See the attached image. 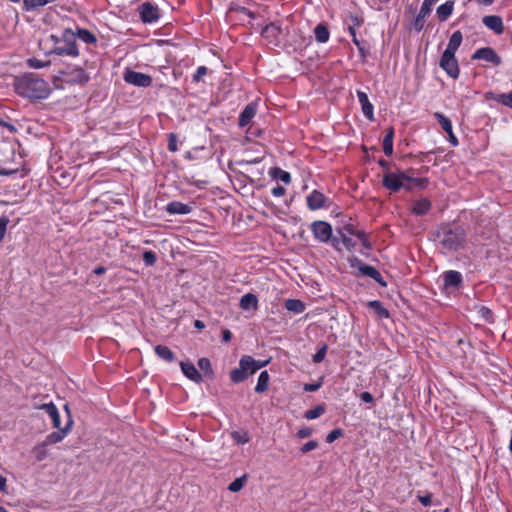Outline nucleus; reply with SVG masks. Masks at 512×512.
Returning <instances> with one entry per match:
<instances>
[{"mask_svg":"<svg viewBox=\"0 0 512 512\" xmlns=\"http://www.w3.org/2000/svg\"><path fill=\"white\" fill-rule=\"evenodd\" d=\"M426 22V17L422 15H417L413 22L411 23V28L414 29L416 32H420L423 30Z\"/></svg>","mask_w":512,"mask_h":512,"instance_id":"43","label":"nucleus"},{"mask_svg":"<svg viewBox=\"0 0 512 512\" xmlns=\"http://www.w3.org/2000/svg\"><path fill=\"white\" fill-rule=\"evenodd\" d=\"M319 446V443L318 441L316 440H310L308 442H306L301 448H300V452L302 454H305V453H308L309 451H312L314 449H316L317 447Z\"/></svg>","mask_w":512,"mask_h":512,"instance_id":"51","label":"nucleus"},{"mask_svg":"<svg viewBox=\"0 0 512 512\" xmlns=\"http://www.w3.org/2000/svg\"><path fill=\"white\" fill-rule=\"evenodd\" d=\"M15 90L18 95L33 100L46 99L50 94L48 83L33 73L17 78Z\"/></svg>","mask_w":512,"mask_h":512,"instance_id":"1","label":"nucleus"},{"mask_svg":"<svg viewBox=\"0 0 512 512\" xmlns=\"http://www.w3.org/2000/svg\"><path fill=\"white\" fill-rule=\"evenodd\" d=\"M245 481H246V476H241L239 478H236L234 481H232L229 484V486H228L229 491H231V492L240 491L243 488Z\"/></svg>","mask_w":512,"mask_h":512,"instance_id":"42","label":"nucleus"},{"mask_svg":"<svg viewBox=\"0 0 512 512\" xmlns=\"http://www.w3.org/2000/svg\"><path fill=\"white\" fill-rule=\"evenodd\" d=\"M393 138H394V129L390 127L387 130L386 135L383 138V152L386 156H391L393 153Z\"/></svg>","mask_w":512,"mask_h":512,"instance_id":"28","label":"nucleus"},{"mask_svg":"<svg viewBox=\"0 0 512 512\" xmlns=\"http://www.w3.org/2000/svg\"><path fill=\"white\" fill-rule=\"evenodd\" d=\"M74 34H75V37H77L84 43L95 44L97 42L96 36L87 29L79 28V29H77V32Z\"/></svg>","mask_w":512,"mask_h":512,"instance_id":"33","label":"nucleus"},{"mask_svg":"<svg viewBox=\"0 0 512 512\" xmlns=\"http://www.w3.org/2000/svg\"><path fill=\"white\" fill-rule=\"evenodd\" d=\"M236 11L248 16L251 19L255 18V14L252 11H250L249 9H247L246 7H238V8H236Z\"/></svg>","mask_w":512,"mask_h":512,"instance_id":"63","label":"nucleus"},{"mask_svg":"<svg viewBox=\"0 0 512 512\" xmlns=\"http://www.w3.org/2000/svg\"><path fill=\"white\" fill-rule=\"evenodd\" d=\"M284 306L288 311L293 312L294 314H300L305 310L304 303L299 299H287Z\"/></svg>","mask_w":512,"mask_h":512,"instance_id":"30","label":"nucleus"},{"mask_svg":"<svg viewBox=\"0 0 512 512\" xmlns=\"http://www.w3.org/2000/svg\"><path fill=\"white\" fill-rule=\"evenodd\" d=\"M444 286L458 287L462 283V274L455 270H449L443 273Z\"/></svg>","mask_w":512,"mask_h":512,"instance_id":"21","label":"nucleus"},{"mask_svg":"<svg viewBox=\"0 0 512 512\" xmlns=\"http://www.w3.org/2000/svg\"><path fill=\"white\" fill-rule=\"evenodd\" d=\"M168 150L171 152H176L178 150L177 136L174 133H170L168 135Z\"/></svg>","mask_w":512,"mask_h":512,"instance_id":"53","label":"nucleus"},{"mask_svg":"<svg viewBox=\"0 0 512 512\" xmlns=\"http://www.w3.org/2000/svg\"><path fill=\"white\" fill-rule=\"evenodd\" d=\"M448 134V140H449V143L452 145V146H457L458 145V139L457 137L454 135L453 133V129L451 130L450 133H447Z\"/></svg>","mask_w":512,"mask_h":512,"instance_id":"64","label":"nucleus"},{"mask_svg":"<svg viewBox=\"0 0 512 512\" xmlns=\"http://www.w3.org/2000/svg\"><path fill=\"white\" fill-rule=\"evenodd\" d=\"M483 24L496 34H502L504 31V25L502 18L497 15H487L482 19Z\"/></svg>","mask_w":512,"mask_h":512,"instance_id":"15","label":"nucleus"},{"mask_svg":"<svg viewBox=\"0 0 512 512\" xmlns=\"http://www.w3.org/2000/svg\"><path fill=\"white\" fill-rule=\"evenodd\" d=\"M325 412V406L323 404L315 406L313 409L307 410L304 417L307 420H313L320 417Z\"/></svg>","mask_w":512,"mask_h":512,"instance_id":"37","label":"nucleus"},{"mask_svg":"<svg viewBox=\"0 0 512 512\" xmlns=\"http://www.w3.org/2000/svg\"><path fill=\"white\" fill-rule=\"evenodd\" d=\"M257 371L255 359L250 355H243L239 360L238 367L230 371V379L234 383H241Z\"/></svg>","mask_w":512,"mask_h":512,"instance_id":"5","label":"nucleus"},{"mask_svg":"<svg viewBox=\"0 0 512 512\" xmlns=\"http://www.w3.org/2000/svg\"><path fill=\"white\" fill-rule=\"evenodd\" d=\"M349 20L351 22L349 26H353L354 28L360 26L363 23V19L355 14H351L349 16Z\"/></svg>","mask_w":512,"mask_h":512,"instance_id":"57","label":"nucleus"},{"mask_svg":"<svg viewBox=\"0 0 512 512\" xmlns=\"http://www.w3.org/2000/svg\"><path fill=\"white\" fill-rule=\"evenodd\" d=\"M454 5V1L449 0L437 7L436 14L440 22L446 21L452 15Z\"/></svg>","mask_w":512,"mask_h":512,"instance_id":"22","label":"nucleus"},{"mask_svg":"<svg viewBox=\"0 0 512 512\" xmlns=\"http://www.w3.org/2000/svg\"><path fill=\"white\" fill-rule=\"evenodd\" d=\"M340 237L342 244L347 250H352L355 247L356 242L352 239V236H348L347 233L343 232V235H340Z\"/></svg>","mask_w":512,"mask_h":512,"instance_id":"48","label":"nucleus"},{"mask_svg":"<svg viewBox=\"0 0 512 512\" xmlns=\"http://www.w3.org/2000/svg\"><path fill=\"white\" fill-rule=\"evenodd\" d=\"M357 98L361 105L363 115L370 121L374 119V107L369 101L367 94L363 91H357Z\"/></svg>","mask_w":512,"mask_h":512,"instance_id":"17","label":"nucleus"},{"mask_svg":"<svg viewBox=\"0 0 512 512\" xmlns=\"http://www.w3.org/2000/svg\"><path fill=\"white\" fill-rule=\"evenodd\" d=\"M439 66L451 78L457 79L459 77L460 69L455 54L443 52L440 57Z\"/></svg>","mask_w":512,"mask_h":512,"instance_id":"6","label":"nucleus"},{"mask_svg":"<svg viewBox=\"0 0 512 512\" xmlns=\"http://www.w3.org/2000/svg\"><path fill=\"white\" fill-rule=\"evenodd\" d=\"M428 183L426 178H415L408 176L405 172H387L383 176V186L391 192H398L404 188L412 190L414 187L425 188Z\"/></svg>","mask_w":512,"mask_h":512,"instance_id":"2","label":"nucleus"},{"mask_svg":"<svg viewBox=\"0 0 512 512\" xmlns=\"http://www.w3.org/2000/svg\"><path fill=\"white\" fill-rule=\"evenodd\" d=\"M269 174L273 179L280 180L285 184H289L291 182L290 173L279 167L271 168Z\"/></svg>","mask_w":512,"mask_h":512,"instance_id":"29","label":"nucleus"},{"mask_svg":"<svg viewBox=\"0 0 512 512\" xmlns=\"http://www.w3.org/2000/svg\"><path fill=\"white\" fill-rule=\"evenodd\" d=\"M208 69L206 66H199L193 74V82H200L202 78L207 74Z\"/></svg>","mask_w":512,"mask_h":512,"instance_id":"50","label":"nucleus"},{"mask_svg":"<svg viewBox=\"0 0 512 512\" xmlns=\"http://www.w3.org/2000/svg\"><path fill=\"white\" fill-rule=\"evenodd\" d=\"M239 307L248 311L250 309L256 310L258 308V297L253 293L244 294L239 301Z\"/></svg>","mask_w":512,"mask_h":512,"instance_id":"23","label":"nucleus"},{"mask_svg":"<svg viewBox=\"0 0 512 512\" xmlns=\"http://www.w3.org/2000/svg\"><path fill=\"white\" fill-rule=\"evenodd\" d=\"M314 35H315V39L317 40V42L326 43L329 40L330 32L328 30V27L325 24L319 23L314 28Z\"/></svg>","mask_w":512,"mask_h":512,"instance_id":"27","label":"nucleus"},{"mask_svg":"<svg viewBox=\"0 0 512 512\" xmlns=\"http://www.w3.org/2000/svg\"><path fill=\"white\" fill-rule=\"evenodd\" d=\"M143 261L146 266H153L157 261V256L155 252L151 250H146L143 253Z\"/></svg>","mask_w":512,"mask_h":512,"instance_id":"45","label":"nucleus"},{"mask_svg":"<svg viewBox=\"0 0 512 512\" xmlns=\"http://www.w3.org/2000/svg\"><path fill=\"white\" fill-rule=\"evenodd\" d=\"M431 208V202L427 198H422L414 201L412 204L411 212L415 215L422 216L428 213Z\"/></svg>","mask_w":512,"mask_h":512,"instance_id":"24","label":"nucleus"},{"mask_svg":"<svg viewBox=\"0 0 512 512\" xmlns=\"http://www.w3.org/2000/svg\"><path fill=\"white\" fill-rule=\"evenodd\" d=\"M39 409L44 410L52 420L53 427L56 429H60L61 427V418L60 413L53 402H49L46 404H42Z\"/></svg>","mask_w":512,"mask_h":512,"instance_id":"19","label":"nucleus"},{"mask_svg":"<svg viewBox=\"0 0 512 512\" xmlns=\"http://www.w3.org/2000/svg\"><path fill=\"white\" fill-rule=\"evenodd\" d=\"M47 447L48 445L44 441L33 447L32 453L38 462L43 461L48 456Z\"/></svg>","mask_w":512,"mask_h":512,"instance_id":"34","label":"nucleus"},{"mask_svg":"<svg viewBox=\"0 0 512 512\" xmlns=\"http://www.w3.org/2000/svg\"><path fill=\"white\" fill-rule=\"evenodd\" d=\"M256 111H257V104L255 102H251L248 105H246L245 108L242 110V112L239 115L238 125L241 128H244L245 126H247L251 122V120L254 118V116L256 115Z\"/></svg>","mask_w":512,"mask_h":512,"instance_id":"14","label":"nucleus"},{"mask_svg":"<svg viewBox=\"0 0 512 512\" xmlns=\"http://www.w3.org/2000/svg\"><path fill=\"white\" fill-rule=\"evenodd\" d=\"M369 307L375 310V312L382 318H388L389 312L386 308L383 307L382 303L378 300H373L369 302Z\"/></svg>","mask_w":512,"mask_h":512,"instance_id":"39","label":"nucleus"},{"mask_svg":"<svg viewBox=\"0 0 512 512\" xmlns=\"http://www.w3.org/2000/svg\"><path fill=\"white\" fill-rule=\"evenodd\" d=\"M434 117L437 119L443 131L446 133H450L452 128V122L449 118H447L444 114L440 112H435Z\"/></svg>","mask_w":512,"mask_h":512,"instance_id":"36","label":"nucleus"},{"mask_svg":"<svg viewBox=\"0 0 512 512\" xmlns=\"http://www.w3.org/2000/svg\"><path fill=\"white\" fill-rule=\"evenodd\" d=\"M311 434H312V429H310V428H302V429L298 430V432H297V436H298L300 439L307 438V437H309Z\"/></svg>","mask_w":512,"mask_h":512,"instance_id":"61","label":"nucleus"},{"mask_svg":"<svg viewBox=\"0 0 512 512\" xmlns=\"http://www.w3.org/2000/svg\"><path fill=\"white\" fill-rule=\"evenodd\" d=\"M62 41L65 43V46H52L45 54H56L59 56L67 55L71 57H77L79 55V50L75 41V34L72 29L67 28L63 31Z\"/></svg>","mask_w":512,"mask_h":512,"instance_id":"4","label":"nucleus"},{"mask_svg":"<svg viewBox=\"0 0 512 512\" xmlns=\"http://www.w3.org/2000/svg\"><path fill=\"white\" fill-rule=\"evenodd\" d=\"M58 0H23V9L25 11H35L48 4L57 2Z\"/></svg>","mask_w":512,"mask_h":512,"instance_id":"26","label":"nucleus"},{"mask_svg":"<svg viewBox=\"0 0 512 512\" xmlns=\"http://www.w3.org/2000/svg\"><path fill=\"white\" fill-rule=\"evenodd\" d=\"M73 423L72 416H69L63 428L57 429V431L51 432L45 437V444L49 446L61 442L72 430Z\"/></svg>","mask_w":512,"mask_h":512,"instance_id":"12","label":"nucleus"},{"mask_svg":"<svg viewBox=\"0 0 512 512\" xmlns=\"http://www.w3.org/2000/svg\"><path fill=\"white\" fill-rule=\"evenodd\" d=\"M180 367L182 370V373L191 381L195 383H201L203 378L201 373L197 370V368L194 366V364L190 362L181 361Z\"/></svg>","mask_w":512,"mask_h":512,"instance_id":"16","label":"nucleus"},{"mask_svg":"<svg viewBox=\"0 0 512 512\" xmlns=\"http://www.w3.org/2000/svg\"><path fill=\"white\" fill-rule=\"evenodd\" d=\"M310 229L316 240L322 243L330 241L333 235L332 226L326 221H314L310 225Z\"/></svg>","mask_w":512,"mask_h":512,"instance_id":"7","label":"nucleus"},{"mask_svg":"<svg viewBox=\"0 0 512 512\" xmlns=\"http://www.w3.org/2000/svg\"><path fill=\"white\" fill-rule=\"evenodd\" d=\"M478 313L487 322H493V313L488 307L480 306L478 309Z\"/></svg>","mask_w":512,"mask_h":512,"instance_id":"46","label":"nucleus"},{"mask_svg":"<svg viewBox=\"0 0 512 512\" xmlns=\"http://www.w3.org/2000/svg\"><path fill=\"white\" fill-rule=\"evenodd\" d=\"M360 399L365 403H372L374 398L370 392H362L360 394Z\"/></svg>","mask_w":512,"mask_h":512,"instance_id":"62","label":"nucleus"},{"mask_svg":"<svg viewBox=\"0 0 512 512\" xmlns=\"http://www.w3.org/2000/svg\"><path fill=\"white\" fill-rule=\"evenodd\" d=\"M348 31H349V34L351 35L352 42H353L356 46H359V44L361 43V41L357 38L356 29H355L353 26H348Z\"/></svg>","mask_w":512,"mask_h":512,"instance_id":"60","label":"nucleus"},{"mask_svg":"<svg viewBox=\"0 0 512 512\" xmlns=\"http://www.w3.org/2000/svg\"><path fill=\"white\" fill-rule=\"evenodd\" d=\"M10 222V219L7 215H2L0 217V243L2 242L5 234H6V231H7V226Z\"/></svg>","mask_w":512,"mask_h":512,"instance_id":"47","label":"nucleus"},{"mask_svg":"<svg viewBox=\"0 0 512 512\" xmlns=\"http://www.w3.org/2000/svg\"><path fill=\"white\" fill-rule=\"evenodd\" d=\"M281 32V28L276 23H270L262 29V36L266 38H276Z\"/></svg>","mask_w":512,"mask_h":512,"instance_id":"35","label":"nucleus"},{"mask_svg":"<svg viewBox=\"0 0 512 512\" xmlns=\"http://www.w3.org/2000/svg\"><path fill=\"white\" fill-rule=\"evenodd\" d=\"M431 11L432 7L423 2L418 14L427 18L430 15Z\"/></svg>","mask_w":512,"mask_h":512,"instance_id":"58","label":"nucleus"},{"mask_svg":"<svg viewBox=\"0 0 512 512\" xmlns=\"http://www.w3.org/2000/svg\"><path fill=\"white\" fill-rule=\"evenodd\" d=\"M269 380H270L269 373L266 370L262 371L259 374L258 381H257V384L254 389L255 392L256 393H264L265 391H267L268 386H269Z\"/></svg>","mask_w":512,"mask_h":512,"instance_id":"32","label":"nucleus"},{"mask_svg":"<svg viewBox=\"0 0 512 512\" xmlns=\"http://www.w3.org/2000/svg\"><path fill=\"white\" fill-rule=\"evenodd\" d=\"M463 40V35L461 31L457 30L455 31L449 38V42L447 44L446 49L444 52L455 54L460 47Z\"/></svg>","mask_w":512,"mask_h":512,"instance_id":"25","label":"nucleus"},{"mask_svg":"<svg viewBox=\"0 0 512 512\" xmlns=\"http://www.w3.org/2000/svg\"><path fill=\"white\" fill-rule=\"evenodd\" d=\"M343 435V431L340 428L333 429L328 435L326 436V442L332 443L339 437Z\"/></svg>","mask_w":512,"mask_h":512,"instance_id":"52","label":"nucleus"},{"mask_svg":"<svg viewBox=\"0 0 512 512\" xmlns=\"http://www.w3.org/2000/svg\"><path fill=\"white\" fill-rule=\"evenodd\" d=\"M321 386H322V382L319 381L316 383L305 384L303 389L306 392H315V391L319 390L321 388Z\"/></svg>","mask_w":512,"mask_h":512,"instance_id":"55","label":"nucleus"},{"mask_svg":"<svg viewBox=\"0 0 512 512\" xmlns=\"http://www.w3.org/2000/svg\"><path fill=\"white\" fill-rule=\"evenodd\" d=\"M436 236L439 245L447 252H453L461 248L466 239V234L462 227L451 225L441 226Z\"/></svg>","mask_w":512,"mask_h":512,"instance_id":"3","label":"nucleus"},{"mask_svg":"<svg viewBox=\"0 0 512 512\" xmlns=\"http://www.w3.org/2000/svg\"><path fill=\"white\" fill-rule=\"evenodd\" d=\"M231 437L232 439L237 443V444H246L250 441V437L248 435V432L247 431H244V430H238V431H233L231 433Z\"/></svg>","mask_w":512,"mask_h":512,"instance_id":"38","label":"nucleus"},{"mask_svg":"<svg viewBox=\"0 0 512 512\" xmlns=\"http://www.w3.org/2000/svg\"><path fill=\"white\" fill-rule=\"evenodd\" d=\"M285 188L281 185H277L275 186L272 190H271V193L273 196L275 197H281L285 194Z\"/></svg>","mask_w":512,"mask_h":512,"instance_id":"59","label":"nucleus"},{"mask_svg":"<svg viewBox=\"0 0 512 512\" xmlns=\"http://www.w3.org/2000/svg\"><path fill=\"white\" fill-rule=\"evenodd\" d=\"M28 66L33 69H40L43 67H47L50 64V61L43 62L41 60H38L36 58L28 59L27 61Z\"/></svg>","mask_w":512,"mask_h":512,"instance_id":"49","label":"nucleus"},{"mask_svg":"<svg viewBox=\"0 0 512 512\" xmlns=\"http://www.w3.org/2000/svg\"><path fill=\"white\" fill-rule=\"evenodd\" d=\"M473 60H484L492 63L494 66H499L502 63L500 56L491 47H482L477 49L472 55Z\"/></svg>","mask_w":512,"mask_h":512,"instance_id":"11","label":"nucleus"},{"mask_svg":"<svg viewBox=\"0 0 512 512\" xmlns=\"http://www.w3.org/2000/svg\"><path fill=\"white\" fill-rule=\"evenodd\" d=\"M327 198L318 190H313L306 198L310 210H318L326 206Z\"/></svg>","mask_w":512,"mask_h":512,"instance_id":"13","label":"nucleus"},{"mask_svg":"<svg viewBox=\"0 0 512 512\" xmlns=\"http://www.w3.org/2000/svg\"><path fill=\"white\" fill-rule=\"evenodd\" d=\"M337 232L339 235H343V232H345L347 233L348 236H354V234L356 233V229L352 224H347L343 226L341 229H338Z\"/></svg>","mask_w":512,"mask_h":512,"instance_id":"54","label":"nucleus"},{"mask_svg":"<svg viewBox=\"0 0 512 512\" xmlns=\"http://www.w3.org/2000/svg\"><path fill=\"white\" fill-rule=\"evenodd\" d=\"M138 12L140 19L145 24H152L159 20L160 10L157 5L147 1L139 5Z\"/></svg>","mask_w":512,"mask_h":512,"instance_id":"8","label":"nucleus"},{"mask_svg":"<svg viewBox=\"0 0 512 512\" xmlns=\"http://www.w3.org/2000/svg\"><path fill=\"white\" fill-rule=\"evenodd\" d=\"M418 500L423 506H430L432 502V494L427 493L425 495L418 496Z\"/></svg>","mask_w":512,"mask_h":512,"instance_id":"56","label":"nucleus"},{"mask_svg":"<svg viewBox=\"0 0 512 512\" xmlns=\"http://www.w3.org/2000/svg\"><path fill=\"white\" fill-rule=\"evenodd\" d=\"M495 99L498 103L512 108V90L509 93L498 94Z\"/></svg>","mask_w":512,"mask_h":512,"instance_id":"41","label":"nucleus"},{"mask_svg":"<svg viewBox=\"0 0 512 512\" xmlns=\"http://www.w3.org/2000/svg\"><path fill=\"white\" fill-rule=\"evenodd\" d=\"M154 350L156 355L166 362H172L175 359V355L172 350L165 345H157Z\"/></svg>","mask_w":512,"mask_h":512,"instance_id":"31","label":"nucleus"},{"mask_svg":"<svg viewBox=\"0 0 512 512\" xmlns=\"http://www.w3.org/2000/svg\"><path fill=\"white\" fill-rule=\"evenodd\" d=\"M359 271L361 272V274L372 278L381 286L385 287L387 285L383 276L375 267L361 263L359 266Z\"/></svg>","mask_w":512,"mask_h":512,"instance_id":"20","label":"nucleus"},{"mask_svg":"<svg viewBox=\"0 0 512 512\" xmlns=\"http://www.w3.org/2000/svg\"><path fill=\"white\" fill-rule=\"evenodd\" d=\"M64 80L71 84H86L90 80V76L81 67H68L66 70L61 71Z\"/></svg>","mask_w":512,"mask_h":512,"instance_id":"10","label":"nucleus"},{"mask_svg":"<svg viewBox=\"0 0 512 512\" xmlns=\"http://www.w3.org/2000/svg\"><path fill=\"white\" fill-rule=\"evenodd\" d=\"M327 349H328L327 344L323 343L320 346V348L317 350V352L313 355V362L314 363L322 362L326 356Z\"/></svg>","mask_w":512,"mask_h":512,"instance_id":"44","label":"nucleus"},{"mask_svg":"<svg viewBox=\"0 0 512 512\" xmlns=\"http://www.w3.org/2000/svg\"><path fill=\"white\" fill-rule=\"evenodd\" d=\"M123 79L126 83L137 87H149L152 84V77L148 74L126 69L123 73Z\"/></svg>","mask_w":512,"mask_h":512,"instance_id":"9","label":"nucleus"},{"mask_svg":"<svg viewBox=\"0 0 512 512\" xmlns=\"http://www.w3.org/2000/svg\"><path fill=\"white\" fill-rule=\"evenodd\" d=\"M198 366L200 370L204 373V375L212 376L213 375V369L211 362L208 358L202 357L198 360Z\"/></svg>","mask_w":512,"mask_h":512,"instance_id":"40","label":"nucleus"},{"mask_svg":"<svg viewBox=\"0 0 512 512\" xmlns=\"http://www.w3.org/2000/svg\"><path fill=\"white\" fill-rule=\"evenodd\" d=\"M165 210L170 215H186L192 211V206L180 201H172L166 205Z\"/></svg>","mask_w":512,"mask_h":512,"instance_id":"18","label":"nucleus"}]
</instances>
